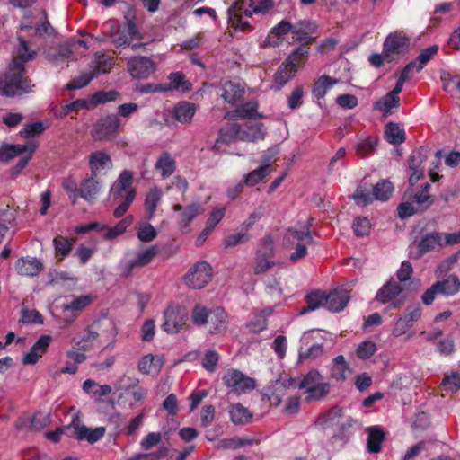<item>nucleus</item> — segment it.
I'll list each match as a JSON object with an SVG mask.
<instances>
[{
  "label": "nucleus",
  "instance_id": "nucleus-14",
  "mask_svg": "<svg viewBox=\"0 0 460 460\" xmlns=\"http://www.w3.org/2000/svg\"><path fill=\"white\" fill-rule=\"evenodd\" d=\"M88 161L93 177L106 173L113 165L111 155L102 150L92 152L89 155Z\"/></svg>",
  "mask_w": 460,
  "mask_h": 460
},
{
  "label": "nucleus",
  "instance_id": "nucleus-50",
  "mask_svg": "<svg viewBox=\"0 0 460 460\" xmlns=\"http://www.w3.org/2000/svg\"><path fill=\"white\" fill-rule=\"evenodd\" d=\"M438 47L437 45H432L427 49H424L420 51L419 56L413 60L416 61V73H420L424 66L433 58V57L438 53Z\"/></svg>",
  "mask_w": 460,
  "mask_h": 460
},
{
  "label": "nucleus",
  "instance_id": "nucleus-33",
  "mask_svg": "<svg viewBox=\"0 0 460 460\" xmlns=\"http://www.w3.org/2000/svg\"><path fill=\"white\" fill-rule=\"evenodd\" d=\"M114 63L112 58L105 56L104 54L96 53L91 62V70L93 75L98 76L101 74L109 73Z\"/></svg>",
  "mask_w": 460,
  "mask_h": 460
},
{
  "label": "nucleus",
  "instance_id": "nucleus-32",
  "mask_svg": "<svg viewBox=\"0 0 460 460\" xmlns=\"http://www.w3.org/2000/svg\"><path fill=\"white\" fill-rule=\"evenodd\" d=\"M163 364L164 361L162 357L148 354L140 359L138 363V369L140 372L145 374H155L160 371Z\"/></svg>",
  "mask_w": 460,
  "mask_h": 460
},
{
  "label": "nucleus",
  "instance_id": "nucleus-29",
  "mask_svg": "<svg viewBox=\"0 0 460 460\" xmlns=\"http://www.w3.org/2000/svg\"><path fill=\"white\" fill-rule=\"evenodd\" d=\"M367 433V450L369 453H378L381 450V445L385 440V432L378 426L368 427L366 429Z\"/></svg>",
  "mask_w": 460,
  "mask_h": 460
},
{
  "label": "nucleus",
  "instance_id": "nucleus-52",
  "mask_svg": "<svg viewBox=\"0 0 460 460\" xmlns=\"http://www.w3.org/2000/svg\"><path fill=\"white\" fill-rule=\"evenodd\" d=\"M157 236L155 228L148 223L139 226L137 229V238L143 243H150Z\"/></svg>",
  "mask_w": 460,
  "mask_h": 460
},
{
  "label": "nucleus",
  "instance_id": "nucleus-48",
  "mask_svg": "<svg viewBox=\"0 0 460 460\" xmlns=\"http://www.w3.org/2000/svg\"><path fill=\"white\" fill-rule=\"evenodd\" d=\"M436 283L438 285L439 294L445 296H453L460 290V281L454 276H450L447 279Z\"/></svg>",
  "mask_w": 460,
  "mask_h": 460
},
{
  "label": "nucleus",
  "instance_id": "nucleus-64",
  "mask_svg": "<svg viewBox=\"0 0 460 460\" xmlns=\"http://www.w3.org/2000/svg\"><path fill=\"white\" fill-rule=\"evenodd\" d=\"M442 385L446 391L456 393L460 389V376L457 373H452L444 377Z\"/></svg>",
  "mask_w": 460,
  "mask_h": 460
},
{
  "label": "nucleus",
  "instance_id": "nucleus-37",
  "mask_svg": "<svg viewBox=\"0 0 460 460\" xmlns=\"http://www.w3.org/2000/svg\"><path fill=\"white\" fill-rule=\"evenodd\" d=\"M243 94V89L239 84L233 82H226L223 84L221 96L226 102L235 103L241 100Z\"/></svg>",
  "mask_w": 460,
  "mask_h": 460
},
{
  "label": "nucleus",
  "instance_id": "nucleus-62",
  "mask_svg": "<svg viewBox=\"0 0 460 460\" xmlns=\"http://www.w3.org/2000/svg\"><path fill=\"white\" fill-rule=\"evenodd\" d=\"M258 105L255 102H249L242 105L235 111L236 117L239 119L252 118L256 115Z\"/></svg>",
  "mask_w": 460,
  "mask_h": 460
},
{
  "label": "nucleus",
  "instance_id": "nucleus-60",
  "mask_svg": "<svg viewBox=\"0 0 460 460\" xmlns=\"http://www.w3.org/2000/svg\"><path fill=\"white\" fill-rule=\"evenodd\" d=\"M293 33L298 35H307L313 33L316 29V24L311 21H300L292 24Z\"/></svg>",
  "mask_w": 460,
  "mask_h": 460
},
{
  "label": "nucleus",
  "instance_id": "nucleus-1",
  "mask_svg": "<svg viewBox=\"0 0 460 460\" xmlns=\"http://www.w3.org/2000/svg\"><path fill=\"white\" fill-rule=\"evenodd\" d=\"M19 45L16 54L10 64L4 79L0 81V94L13 97L25 93L30 88V82L23 76L24 63L35 57V51L30 50L27 41L18 36Z\"/></svg>",
  "mask_w": 460,
  "mask_h": 460
},
{
  "label": "nucleus",
  "instance_id": "nucleus-16",
  "mask_svg": "<svg viewBox=\"0 0 460 460\" xmlns=\"http://www.w3.org/2000/svg\"><path fill=\"white\" fill-rule=\"evenodd\" d=\"M15 270L21 276L34 277L43 270V264L37 258L23 257L16 261Z\"/></svg>",
  "mask_w": 460,
  "mask_h": 460
},
{
  "label": "nucleus",
  "instance_id": "nucleus-51",
  "mask_svg": "<svg viewBox=\"0 0 460 460\" xmlns=\"http://www.w3.org/2000/svg\"><path fill=\"white\" fill-rule=\"evenodd\" d=\"M352 198L358 204L367 205L374 200L372 188L367 184H360L356 189Z\"/></svg>",
  "mask_w": 460,
  "mask_h": 460
},
{
  "label": "nucleus",
  "instance_id": "nucleus-5",
  "mask_svg": "<svg viewBox=\"0 0 460 460\" xmlns=\"http://www.w3.org/2000/svg\"><path fill=\"white\" fill-rule=\"evenodd\" d=\"M376 300L381 304L388 305V309H396L404 305L407 296L401 284L394 280H389L378 289Z\"/></svg>",
  "mask_w": 460,
  "mask_h": 460
},
{
  "label": "nucleus",
  "instance_id": "nucleus-30",
  "mask_svg": "<svg viewBox=\"0 0 460 460\" xmlns=\"http://www.w3.org/2000/svg\"><path fill=\"white\" fill-rule=\"evenodd\" d=\"M230 420L235 425H244L252 419V414L241 403H233L228 407Z\"/></svg>",
  "mask_w": 460,
  "mask_h": 460
},
{
  "label": "nucleus",
  "instance_id": "nucleus-53",
  "mask_svg": "<svg viewBox=\"0 0 460 460\" xmlns=\"http://www.w3.org/2000/svg\"><path fill=\"white\" fill-rule=\"evenodd\" d=\"M376 350V345L372 341H364L357 348L356 354L360 359H367L372 357Z\"/></svg>",
  "mask_w": 460,
  "mask_h": 460
},
{
  "label": "nucleus",
  "instance_id": "nucleus-56",
  "mask_svg": "<svg viewBox=\"0 0 460 460\" xmlns=\"http://www.w3.org/2000/svg\"><path fill=\"white\" fill-rule=\"evenodd\" d=\"M131 223V217H128L120 220L115 226L108 230V232L105 234L104 238L110 240L122 234L126 231V229L130 226Z\"/></svg>",
  "mask_w": 460,
  "mask_h": 460
},
{
  "label": "nucleus",
  "instance_id": "nucleus-59",
  "mask_svg": "<svg viewBox=\"0 0 460 460\" xmlns=\"http://www.w3.org/2000/svg\"><path fill=\"white\" fill-rule=\"evenodd\" d=\"M21 321L23 323L27 324H42L43 317L42 315L36 310H30L27 308H23L22 310V319Z\"/></svg>",
  "mask_w": 460,
  "mask_h": 460
},
{
  "label": "nucleus",
  "instance_id": "nucleus-39",
  "mask_svg": "<svg viewBox=\"0 0 460 460\" xmlns=\"http://www.w3.org/2000/svg\"><path fill=\"white\" fill-rule=\"evenodd\" d=\"M394 192V186L387 180H381L372 187L374 200L386 201Z\"/></svg>",
  "mask_w": 460,
  "mask_h": 460
},
{
  "label": "nucleus",
  "instance_id": "nucleus-20",
  "mask_svg": "<svg viewBox=\"0 0 460 460\" xmlns=\"http://www.w3.org/2000/svg\"><path fill=\"white\" fill-rule=\"evenodd\" d=\"M172 209L177 212H181L179 219L181 227H187L190 223L199 214H202L204 208L200 203H192L183 208L180 204L172 207Z\"/></svg>",
  "mask_w": 460,
  "mask_h": 460
},
{
  "label": "nucleus",
  "instance_id": "nucleus-36",
  "mask_svg": "<svg viewBox=\"0 0 460 460\" xmlns=\"http://www.w3.org/2000/svg\"><path fill=\"white\" fill-rule=\"evenodd\" d=\"M338 80L332 78L328 75L320 76L314 83L312 93L313 95L317 99H322L325 96L328 90L333 85L338 84Z\"/></svg>",
  "mask_w": 460,
  "mask_h": 460
},
{
  "label": "nucleus",
  "instance_id": "nucleus-3",
  "mask_svg": "<svg viewBox=\"0 0 460 460\" xmlns=\"http://www.w3.org/2000/svg\"><path fill=\"white\" fill-rule=\"evenodd\" d=\"M308 49L306 46L297 48L287 58L283 65L279 67L274 78L276 90H279L295 76L297 69L305 63L308 55Z\"/></svg>",
  "mask_w": 460,
  "mask_h": 460
},
{
  "label": "nucleus",
  "instance_id": "nucleus-41",
  "mask_svg": "<svg viewBox=\"0 0 460 460\" xmlns=\"http://www.w3.org/2000/svg\"><path fill=\"white\" fill-rule=\"evenodd\" d=\"M75 241V239H67L61 235L56 236L53 240L56 257L58 260H63L67 256L72 250Z\"/></svg>",
  "mask_w": 460,
  "mask_h": 460
},
{
  "label": "nucleus",
  "instance_id": "nucleus-22",
  "mask_svg": "<svg viewBox=\"0 0 460 460\" xmlns=\"http://www.w3.org/2000/svg\"><path fill=\"white\" fill-rule=\"evenodd\" d=\"M37 148V145L30 143L26 145H4L0 147V162H7L19 155L25 154L30 151L33 154Z\"/></svg>",
  "mask_w": 460,
  "mask_h": 460
},
{
  "label": "nucleus",
  "instance_id": "nucleus-4",
  "mask_svg": "<svg viewBox=\"0 0 460 460\" xmlns=\"http://www.w3.org/2000/svg\"><path fill=\"white\" fill-rule=\"evenodd\" d=\"M296 388L305 390L307 401H320L330 393V384L315 369L309 371L299 383L296 382Z\"/></svg>",
  "mask_w": 460,
  "mask_h": 460
},
{
  "label": "nucleus",
  "instance_id": "nucleus-38",
  "mask_svg": "<svg viewBox=\"0 0 460 460\" xmlns=\"http://www.w3.org/2000/svg\"><path fill=\"white\" fill-rule=\"evenodd\" d=\"M91 175L86 179L79 189V198H83L86 201H93L96 194L100 190V183Z\"/></svg>",
  "mask_w": 460,
  "mask_h": 460
},
{
  "label": "nucleus",
  "instance_id": "nucleus-12",
  "mask_svg": "<svg viewBox=\"0 0 460 460\" xmlns=\"http://www.w3.org/2000/svg\"><path fill=\"white\" fill-rule=\"evenodd\" d=\"M104 325L105 323H101L100 321L93 323L85 329L82 335L73 338L72 349L82 351L89 350L92 348L93 341L100 335L101 327Z\"/></svg>",
  "mask_w": 460,
  "mask_h": 460
},
{
  "label": "nucleus",
  "instance_id": "nucleus-23",
  "mask_svg": "<svg viewBox=\"0 0 460 460\" xmlns=\"http://www.w3.org/2000/svg\"><path fill=\"white\" fill-rule=\"evenodd\" d=\"M227 315L225 310L221 307H217L209 311V318L207 324L209 325L208 331L210 333H220L227 328Z\"/></svg>",
  "mask_w": 460,
  "mask_h": 460
},
{
  "label": "nucleus",
  "instance_id": "nucleus-21",
  "mask_svg": "<svg viewBox=\"0 0 460 460\" xmlns=\"http://www.w3.org/2000/svg\"><path fill=\"white\" fill-rule=\"evenodd\" d=\"M133 174L128 170L120 172L118 180L113 183L111 189V194L113 198L127 196L129 190H135L131 188Z\"/></svg>",
  "mask_w": 460,
  "mask_h": 460
},
{
  "label": "nucleus",
  "instance_id": "nucleus-34",
  "mask_svg": "<svg viewBox=\"0 0 460 460\" xmlns=\"http://www.w3.org/2000/svg\"><path fill=\"white\" fill-rule=\"evenodd\" d=\"M270 171V164L268 161H265L257 169L252 171L243 177V183L247 186H255L269 175Z\"/></svg>",
  "mask_w": 460,
  "mask_h": 460
},
{
  "label": "nucleus",
  "instance_id": "nucleus-31",
  "mask_svg": "<svg viewBox=\"0 0 460 460\" xmlns=\"http://www.w3.org/2000/svg\"><path fill=\"white\" fill-rule=\"evenodd\" d=\"M342 416L341 409L338 407L332 408L325 413L320 415L316 420L315 425L322 429L331 428L340 424Z\"/></svg>",
  "mask_w": 460,
  "mask_h": 460
},
{
  "label": "nucleus",
  "instance_id": "nucleus-25",
  "mask_svg": "<svg viewBox=\"0 0 460 460\" xmlns=\"http://www.w3.org/2000/svg\"><path fill=\"white\" fill-rule=\"evenodd\" d=\"M197 111V106L189 102H181L173 108L174 119L182 124H189L191 122L193 116Z\"/></svg>",
  "mask_w": 460,
  "mask_h": 460
},
{
  "label": "nucleus",
  "instance_id": "nucleus-57",
  "mask_svg": "<svg viewBox=\"0 0 460 460\" xmlns=\"http://www.w3.org/2000/svg\"><path fill=\"white\" fill-rule=\"evenodd\" d=\"M91 300L89 296H81L69 303L64 304L62 307L67 311H80L85 308L91 303Z\"/></svg>",
  "mask_w": 460,
  "mask_h": 460
},
{
  "label": "nucleus",
  "instance_id": "nucleus-7",
  "mask_svg": "<svg viewBox=\"0 0 460 460\" xmlns=\"http://www.w3.org/2000/svg\"><path fill=\"white\" fill-rule=\"evenodd\" d=\"M212 279V268L204 261H199L193 265L187 272L184 281L191 288H202Z\"/></svg>",
  "mask_w": 460,
  "mask_h": 460
},
{
  "label": "nucleus",
  "instance_id": "nucleus-24",
  "mask_svg": "<svg viewBox=\"0 0 460 460\" xmlns=\"http://www.w3.org/2000/svg\"><path fill=\"white\" fill-rule=\"evenodd\" d=\"M443 247V233L434 232L421 238L419 243V252L424 254L431 251H438Z\"/></svg>",
  "mask_w": 460,
  "mask_h": 460
},
{
  "label": "nucleus",
  "instance_id": "nucleus-54",
  "mask_svg": "<svg viewBox=\"0 0 460 460\" xmlns=\"http://www.w3.org/2000/svg\"><path fill=\"white\" fill-rule=\"evenodd\" d=\"M209 318V311L201 305H196L191 312V319L196 325H205Z\"/></svg>",
  "mask_w": 460,
  "mask_h": 460
},
{
  "label": "nucleus",
  "instance_id": "nucleus-55",
  "mask_svg": "<svg viewBox=\"0 0 460 460\" xmlns=\"http://www.w3.org/2000/svg\"><path fill=\"white\" fill-rule=\"evenodd\" d=\"M95 75H93V73L92 70L89 72H84L79 75L78 76L75 77L68 84L67 89L68 90H75L80 89L84 86H86L93 78Z\"/></svg>",
  "mask_w": 460,
  "mask_h": 460
},
{
  "label": "nucleus",
  "instance_id": "nucleus-40",
  "mask_svg": "<svg viewBox=\"0 0 460 460\" xmlns=\"http://www.w3.org/2000/svg\"><path fill=\"white\" fill-rule=\"evenodd\" d=\"M386 140L393 145H400L405 141V132L398 124L389 122L385 128Z\"/></svg>",
  "mask_w": 460,
  "mask_h": 460
},
{
  "label": "nucleus",
  "instance_id": "nucleus-46",
  "mask_svg": "<svg viewBox=\"0 0 460 460\" xmlns=\"http://www.w3.org/2000/svg\"><path fill=\"white\" fill-rule=\"evenodd\" d=\"M272 310L268 308L256 314L253 319L247 324L252 332L258 333L267 327L268 317L271 314Z\"/></svg>",
  "mask_w": 460,
  "mask_h": 460
},
{
  "label": "nucleus",
  "instance_id": "nucleus-43",
  "mask_svg": "<svg viewBox=\"0 0 460 460\" xmlns=\"http://www.w3.org/2000/svg\"><path fill=\"white\" fill-rule=\"evenodd\" d=\"M163 196L161 189L157 187L152 188L146 194L145 200V208L148 213V219H151L155 212L158 203Z\"/></svg>",
  "mask_w": 460,
  "mask_h": 460
},
{
  "label": "nucleus",
  "instance_id": "nucleus-17",
  "mask_svg": "<svg viewBox=\"0 0 460 460\" xmlns=\"http://www.w3.org/2000/svg\"><path fill=\"white\" fill-rule=\"evenodd\" d=\"M264 251H259L257 256L256 265L254 267V273L261 274L267 271L269 269L274 266V261L270 259L273 253V243L272 241L268 238L263 241Z\"/></svg>",
  "mask_w": 460,
  "mask_h": 460
},
{
  "label": "nucleus",
  "instance_id": "nucleus-6",
  "mask_svg": "<svg viewBox=\"0 0 460 460\" xmlns=\"http://www.w3.org/2000/svg\"><path fill=\"white\" fill-rule=\"evenodd\" d=\"M66 429L71 430L68 437L75 438L78 440H86L92 444L100 440L106 431L104 427H97L95 429L87 428L81 422L77 415L72 419L71 423L66 426Z\"/></svg>",
  "mask_w": 460,
  "mask_h": 460
},
{
  "label": "nucleus",
  "instance_id": "nucleus-27",
  "mask_svg": "<svg viewBox=\"0 0 460 460\" xmlns=\"http://www.w3.org/2000/svg\"><path fill=\"white\" fill-rule=\"evenodd\" d=\"M264 134L261 123H245L240 125V140L254 142L262 139Z\"/></svg>",
  "mask_w": 460,
  "mask_h": 460
},
{
  "label": "nucleus",
  "instance_id": "nucleus-44",
  "mask_svg": "<svg viewBox=\"0 0 460 460\" xmlns=\"http://www.w3.org/2000/svg\"><path fill=\"white\" fill-rule=\"evenodd\" d=\"M306 307L300 312L301 314L314 311L321 306L326 307V295L323 292L316 291L306 296Z\"/></svg>",
  "mask_w": 460,
  "mask_h": 460
},
{
  "label": "nucleus",
  "instance_id": "nucleus-8",
  "mask_svg": "<svg viewBox=\"0 0 460 460\" xmlns=\"http://www.w3.org/2000/svg\"><path fill=\"white\" fill-rule=\"evenodd\" d=\"M223 383L237 394H245L255 388V380L237 369H229L223 376Z\"/></svg>",
  "mask_w": 460,
  "mask_h": 460
},
{
  "label": "nucleus",
  "instance_id": "nucleus-28",
  "mask_svg": "<svg viewBox=\"0 0 460 460\" xmlns=\"http://www.w3.org/2000/svg\"><path fill=\"white\" fill-rule=\"evenodd\" d=\"M296 388V380L292 377L280 376L273 385L272 398L276 400V405L281 402V397L286 394L288 389Z\"/></svg>",
  "mask_w": 460,
  "mask_h": 460
},
{
  "label": "nucleus",
  "instance_id": "nucleus-15",
  "mask_svg": "<svg viewBox=\"0 0 460 460\" xmlns=\"http://www.w3.org/2000/svg\"><path fill=\"white\" fill-rule=\"evenodd\" d=\"M157 253L158 247L156 245H152L146 250L137 252L133 260L125 262L121 266L123 269L122 275L127 277L130 275L133 269L137 267H144L149 264Z\"/></svg>",
  "mask_w": 460,
  "mask_h": 460
},
{
  "label": "nucleus",
  "instance_id": "nucleus-9",
  "mask_svg": "<svg viewBox=\"0 0 460 460\" xmlns=\"http://www.w3.org/2000/svg\"><path fill=\"white\" fill-rule=\"evenodd\" d=\"M127 70L135 79H146L156 70V65L148 57L135 56L128 60Z\"/></svg>",
  "mask_w": 460,
  "mask_h": 460
},
{
  "label": "nucleus",
  "instance_id": "nucleus-10",
  "mask_svg": "<svg viewBox=\"0 0 460 460\" xmlns=\"http://www.w3.org/2000/svg\"><path fill=\"white\" fill-rule=\"evenodd\" d=\"M120 127V119L115 114L101 119L92 128L91 136L96 141L109 139Z\"/></svg>",
  "mask_w": 460,
  "mask_h": 460
},
{
  "label": "nucleus",
  "instance_id": "nucleus-19",
  "mask_svg": "<svg viewBox=\"0 0 460 460\" xmlns=\"http://www.w3.org/2000/svg\"><path fill=\"white\" fill-rule=\"evenodd\" d=\"M51 341L49 335H41L34 343L31 350L26 353L22 358V363L26 365L35 364L38 359L46 352Z\"/></svg>",
  "mask_w": 460,
  "mask_h": 460
},
{
  "label": "nucleus",
  "instance_id": "nucleus-35",
  "mask_svg": "<svg viewBox=\"0 0 460 460\" xmlns=\"http://www.w3.org/2000/svg\"><path fill=\"white\" fill-rule=\"evenodd\" d=\"M349 373V366L344 356L339 355L332 360V367L331 369V376L336 381H343L346 379L347 374Z\"/></svg>",
  "mask_w": 460,
  "mask_h": 460
},
{
  "label": "nucleus",
  "instance_id": "nucleus-13",
  "mask_svg": "<svg viewBox=\"0 0 460 460\" xmlns=\"http://www.w3.org/2000/svg\"><path fill=\"white\" fill-rule=\"evenodd\" d=\"M187 314L178 305H171L164 312L163 329L169 333L178 332L185 324Z\"/></svg>",
  "mask_w": 460,
  "mask_h": 460
},
{
  "label": "nucleus",
  "instance_id": "nucleus-18",
  "mask_svg": "<svg viewBox=\"0 0 460 460\" xmlns=\"http://www.w3.org/2000/svg\"><path fill=\"white\" fill-rule=\"evenodd\" d=\"M349 298L346 288H336L326 295V308L332 312H340L345 308Z\"/></svg>",
  "mask_w": 460,
  "mask_h": 460
},
{
  "label": "nucleus",
  "instance_id": "nucleus-58",
  "mask_svg": "<svg viewBox=\"0 0 460 460\" xmlns=\"http://www.w3.org/2000/svg\"><path fill=\"white\" fill-rule=\"evenodd\" d=\"M44 129L42 122H34L25 125L19 134L22 137L31 138L40 135Z\"/></svg>",
  "mask_w": 460,
  "mask_h": 460
},
{
  "label": "nucleus",
  "instance_id": "nucleus-49",
  "mask_svg": "<svg viewBox=\"0 0 460 460\" xmlns=\"http://www.w3.org/2000/svg\"><path fill=\"white\" fill-rule=\"evenodd\" d=\"M242 13L243 8L238 3L234 4L228 9V18L232 25L236 28H240L241 30H245L249 27V22L243 20Z\"/></svg>",
  "mask_w": 460,
  "mask_h": 460
},
{
  "label": "nucleus",
  "instance_id": "nucleus-61",
  "mask_svg": "<svg viewBox=\"0 0 460 460\" xmlns=\"http://www.w3.org/2000/svg\"><path fill=\"white\" fill-rule=\"evenodd\" d=\"M264 212V206L261 205L257 207L243 222L242 229L245 231L249 230L257 221H259L263 217Z\"/></svg>",
  "mask_w": 460,
  "mask_h": 460
},
{
  "label": "nucleus",
  "instance_id": "nucleus-11",
  "mask_svg": "<svg viewBox=\"0 0 460 460\" xmlns=\"http://www.w3.org/2000/svg\"><path fill=\"white\" fill-rule=\"evenodd\" d=\"M410 47V39L402 31H394L389 33L384 42L385 58H389L394 54H401L408 50Z\"/></svg>",
  "mask_w": 460,
  "mask_h": 460
},
{
  "label": "nucleus",
  "instance_id": "nucleus-42",
  "mask_svg": "<svg viewBox=\"0 0 460 460\" xmlns=\"http://www.w3.org/2000/svg\"><path fill=\"white\" fill-rule=\"evenodd\" d=\"M155 167L161 172V175L164 179L174 172L175 161L168 153H164L158 158Z\"/></svg>",
  "mask_w": 460,
  "mask_h": 460
},
{
  "label": "nucleus",
  "instance_id": "nucleus-45",
  "mask_svg": "<svg viewBox=\"0 0 460 460\" xmlns=\"http://www.w3.org/2000/svg\"><path fill=\"white\" fill-rule=\"evenodd\" d=\"M83 390L94 397H102L111 393V386L109 385H99L92 379H86L83 384Z\"/></svg>",
  "mask_w": 460,
  "mask_h": 460
},
{
  "label": "nucleus",
  "instance_id": "nucleus-63",
  "mask_svg": "<svg viewBox=\"0 0 460 460\" xmlns=\"http://www.w3.org/2000/svg\"><path fill=\"white\" fill-rule=\"evenodd\" d=\"M376 143V139L367 137L356 145V152L358 155L365 156L375 150Z\"/></svg>",
  "mask_w": 460,
  "mask_h": 460
},
{
  "label": "nucleus",
  "instance_id": "nucleus-26",
  "mask_svg": "<svg viewBox=\"0 0 460 460\" xmlns=\"http://www.w3.org/2000/svg\"><path fill=\"white\" fill-rule=\"evenodd\" d=\"M236 139H240V125L233 123L219 130L218 137L213 146V150L217 152L220 148V144H230Z\"/></svg>",
  "mask_w": 460,
  "mask_h": 460
},
{
  "label": "nucleus",
  "instance_id": "nucleus-2",
  "mask_svg": "<svg viewBox=\"0 0 460 460\" xmlns=\"http://www.w3.org/2000/svg\"><path fill=\"white\" fill-rule=\"evenodd\" d=\"M285 246L288 250L295 249L289 254V260L296 262L307 254V246L314 243L308 225L289 228L284 237Z\"/></svg>",
  "mask_w": 460,
  "mask_h": 460
},
{
  "label": "nucleus",
  "instance_id": "nucleus-47",
  "mask_svg": "<svg viewBox=\"0 0 460 460\" xmlns=\"http://www.w3.org/2000/svg\"><path fill=\"white\" fill-rule=\"evenodd\" d=\"M400 99L388 93L385 97L375 102L374 107L376 110L385 113H391L394 109L399 107Z\"/></svg>",
  "mask_w": 460,
  "mask_h": 460
}]
</instances>
